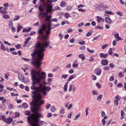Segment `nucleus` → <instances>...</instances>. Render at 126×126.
<instances>
[{
	"mask_svg": "<svg viewBox=\"0 0 126 126\" xmlns=\"http://www.w3.org/2000/svg\"><path fill=\"white\" fill-rule=\"evenodd\" d=\"M49 44V43L47 41L45 43L37 42L34 46L35 49L31 54L32 57L31 64L37 71H36L33 69L31 71V76L33 82L32 85L35 86L36 83H39L41 79H44L46 77L45 73L41 72L42 70L41 66L42 64L41 60H43L44 56V52L46 51L45 48Z\"/></svg>",
	"mask_w": 126,
	"mask_h": 126,
	"instance_id": "nucleus-1",
	"label": "nucleus"
},
{
	"mask_svg": "<svg viewBox=\"0 0 126 126\" xmlns=\"http://www.w3.org/2000/svg\"><path fill=\"white\" fill-rule=\"evenodd\" d=\"M39 106H34L31 109L33 113L29 116L27 118L29 123L31 126H39V118H42L43 116L37 112L39 110Z\"/></svg>",
	"mask_w": 126,
	"mask_h": 126,
	"instance_id": "nucleus-2",
	"label": "nucleus"
},
{
	"mask_svg": "<svg viewBox=\"0 0 126 126\" xmlns=\"http://www.w3.org/2000/svg\"><path fill=\"white\" fill-rule=\"evenodd\" d=\"M31 89L32 90H35L38 91V92L42 93L44 95H46L47 94V92H49L51 89L50 87L46 86L42 83H40L38 87L32 85L31 87Z\"/></svg>",
	"mask_w": 126,
	"mask_h": 126,
	"instance_id": "nucleus-3",
	"label": "nucleus"
},
{
	"mask_svg": "<svg viewBox=\"0 0 126 126\" xmlns=\"http://www.w3.org/2000/svg\"><path fill=\"white\" fill-rule=\"evenodd\" d=\"M46 13L47 14L49 13H52L55 11V10L52 9L53 6L52 5L47 3L46 4Z\"/></svg>",
	"mask_w": 126,
	"mask_h": 126,
	"instance_id": "nucleus-4",
	"label": "nucleus"
},
{
	"mask_svg": "<svg viewBox=\"0 0 126 126\" xmlns=\"http://www.w3.org/2000/svg\"><path fill=\"white\" fill-rule=\"evenodd\" d=\"M45 0H40L41 2L42 5H40L38 7V9L40 11H43L44 10L43 6H45L46 5V4L44 2Z\"/></svg>",
	"mask_w": 126,
	"mask_h": 126,
	"instance_id": "nucleus-5",
	"label": "nucleus"
},
{
	"mask_svg": "<svg viewBox=\"0 0 126 126\" xmlns=\"http://www.w3.org/2000/svg\"><path fill=\"white\" fill-rule=\"evenodd\" d=\"M33 99L34 100H32V102L31 103V105H32L33 104L34 106H39L38 104L39 101L36 98Z\"/></svg>",
	"mask_w": 126,
	"mask_h": 126,
	"instance_id": "nucleus-6",
	"label": "nucleus"
},
{
	"mask_svg": "<svg viewBox=\"0 0 126 126\" xmlns=\"http://www.w3.org/2000/svg\"><path fill=\"white\" fill-rule=\"evenodd\" d=\"M13 121V119L11 118V117H9L7 119L5 117L4 120H3L4 122L8 124H9L11 123Z\"/></svg>",
	"mask_w": 126,
	"mask_h": 126,
	"instance_id": "nucleus-7",
	"label": "nucleus"
},
{
	"mask_svg": "<svg viewBox=\"0 0 126 126\" xmlns=\"http://www.w3.org/2000/svg\"><path fill=\"white\" fill-rule=\"evenodd\" d=\"M76 90V89L74 85L70 84L69 86V88L68 89L69 92H71L72 90L73 92L75 91Z\"/></svg>",
	"mask_w": 126,
	"mask_h": 126,
	"instance_id": "nucleus-8",
	"label": "nucleus"
},
{
	"mask_svg": "<svg viewBox=\"0 0 126 126\" xmlns=\"http://www.w3.org/2000/svg\"><path fill=\"white\" fill-rule=\"evenodd\" d=\"M47 14L46 12L43 13L40 12L38 14V16L39 18H44L46 16Z\"/></svg>",
	"mask_w": 126,
	"mask_h": 126,
	"instance_id": "nucleus-9",
	"label": "nucleus"
},
{
	"mask_svg": "<svg viewBox=\"0 0 126 126\" xmlns=\"http://www.w3.org/2000/svg\"><path fill=\"white\" fill-rule=\"evenodd\" d=\"M54 27L53 28H50L47 27V30L46 31V36H48L49 35L51 30L54 28Z\"/></svg>",
	"mask_w": 126,
	"mask_h": 126,
	"instance_id": "nucleus-10",
	"label": "nucleus"
},
{
	"mask_svg": "<svg viewBox=\"0 0 126 126\" xmlns=\"http://www.w3.org/2000/svg\"><path fill=\"white\" fill-rule=\"evenodd\" d=\"M108 61L106 59H103L101 60V64L103 65H107L108 63Z\"/></svg>",
	"mask_w": 126,
	"mask_h": 126,
	"instance_id": "nucleus-11",
	"label": "nucleus"
},
{
	"mask_svg": "<svg viewBox=\"0 0 126 126\" xmlns=\"http://www.w3.org/2000/svg\"><path fill=\"white\" fill-rule=\"evenodd\" d=\"M95 73L98 75H100L101 73V70L98 68L96 69L94 71Z\"/></svg>",
	"mask_w": 126,
	"mask_h": 126,
	"instance_id": "nucleus-12",
	"label": "nucleus"
},
{
	"mask_svg": "<svg viewBox=\"0 0 126 126\" xmlns=\"http://www.w3.org/2000/svg\"><path fill=\"white\" fill-rule=\"evenodd\" d=\"M108 54H104L103 53H101L99 54V56L101 58H106L108 57Z\"/></svg>",
	"mask_w": 126,
	"mask_h": 126,
	"instance_id": "nucleus-13",
	"label": "nucleus"
},
{
	"mask_svg": "<svg viewBox=\"0 0 126 126\" xmlns=\"http://www.w3.org/2000/svg\"><path fill=\"white\" fill-rule=\"evenodd\" d=\"M105 21L109 24H110L111 22V20L109 17H106L105 18Z\"/></svg>",
	"mask_w": 126,
	"mask_h": 126,
	"instance_id": "nucleus-14",
	"label": "nucleus"
},
{
	"mask_svg": "<svg viewBox=\"0 0 126 126\" xmlns=\"http://www.w3.org/2000/svg\"><path fill=\"white\" fill-rule=\"evenodd\" d=\"M96 18H97V21L98 23L103 22L104 21V20L103 18L100 17L98 16H97Z\"/></svg>",
	"mask_w": 126,
	"mask_h": 126,
	"instance_id": "nucleus-15",
	"label": "nucleus"
},
{
	"mask_svg": "<svg viewBox=\"0 0 126 126\" xmlns=\"http://www.w3.org/2000/svg\"><path fill=\"white\" fill-rule=\"evenodd\" d=\"M76 77V75L75 74L71 75L69 77V79H68V81H70L73 79L75 78Z\"/></svg>",
	"mask_w": 126,
	"mask_h": 126,
	"instance_id": "nucleus-16",
	"label": "nucleus"
},
{
	"mask_svg": "<svg viewBox=\"0 0 126 126\" xmlns=\"http://www.w3.org/2000/svg\"><path fill=\"white\" fill-rule=\"evenodd\" d=\"M48 36L45 35L41 37L38 36V38L40 39L46 40L47 39Z\"/></svg>",
	"mask_w": 126,
	"mask_h": 126,
	"instance_id": "nucleus-17",
	"label": "nucleus"
},
{
	"mask_svg": "<svg viewBox=\"0 0 126 126\" xmlns=\"http://www.w3.org/2000/svg\"><path fill=\"white\" fill-rule=\"evenodd\" d=\"M38 91H33L32 92V93L33 94V95H32V97L33 98H36V95H37V92Z\"/></svg>",
	"mask_w": 126,
	"mask_h": 126,
	"instance_id": "nucleus-18",
	"label": "nucleus"
},
{
	"mask_svg": "<svg viewBox=\"0 0 126 126\" xmlns=\"http://www.w3.org/2000/svg\"><path fill=\"white\" fill-rule=\"evenodd\" d=\"M107 116H105L104 118L102 119L101 122L103 126H104L106 124L105 119H107Z\"/></svg>",
	"mask_w": 126,
	"mask_h": 126,
	"instance_id": "nucleus-19",
	"label": "nucleus"
},
{
	"mask_svg": "<svg viewBox=\"0 0 126 126\" xmlns=\"http://www.w3.org/2000/svg\"><path fill=\"white\" fill-rule=\"evenodd\" d=\"M67 5L66 3L63 1H62L60 4V6L62 7H64L66 6Z\"/></svg>",
	"mask_w": 126,
	"mask_h": 126,
	"instance_id": "nucleus-20",
	"label": "nucleus"
},
{
	"mask_svg": "<svg viewBox=\"0 0 126 126\" xmlns=\"http://www.w3.org/2000/svg\"><path fill=\"white\" fill-rule=\"evenodd\" d=\"M46 16V17L45 18V20L46 22L50 20L51 17V16L47 15Z\"/></svg>",
	"mask_w": 126,
	"mask_h": 126,
	"instance_id": "nucleus-21",
	"label": "nucleus"
},
{
	"mask_svg": "<svg viewBox=\"0 0 126 126\" xmlns=\"http://www.w3.org/2000/svg\"><path fill=\"white\" fill-rule=\"evenodd\" d=\"M2 8V7H0V13L3 14H7V12L6 11L3 10H2L1 9Z\"/></svg>",
	"mask_w": 126,
	"mask_h": 126,
	"instance_id": "nucleus-22",
	"label": "nucleus"
},
{
	"mask_svg": "<svg viewBox=\"0 0 126 126\" xmlns=\"http://www.w3.org/2000/svg\"><path fill=\"white\" fill-rule=\"evenodd\" d=\"M38 32L39 34L42 35L43 34L44 31L41 29V28H40L38 31Z\"/></svg>",
	"mask_w": 126,
	"mask_h": 126,
	"instance_id": "nucleus-23",
	"label": "nucleus"
},
{
	"mask_svg": "<svg viewBox=\"0 0 126 126\" xmlns=\"http://www.w3.org/2000/svg\"><path fill=\"white\" fill-rule=\"evenodd\" d=\"M41 96L40 94H38L36 95V99H37L39 100L41 99Z\"/></svg>",
	"mask_w": 126,
	"mask_h": 126,
	"instance_id": "nucleus-24",
	"label": "nucleus"
},
{
	"mask_svg": "<svg viewBox=\"0 0 126 126\" xmlns=\"http://www.w3.org/2000/svg\"><path fill=\"white\" fill-rule=\"evenodd\" d=\"M79 57L81 58L82 60H84L85 59V57L83 54H80L78 55Z\"/></svg>",
	"mask_w": 126,
	"mask_h": 126,
	"instance_id": "nucleus-25",
	"label": "nucleus"
},
{
	"mask_svg": "<svg viewBox=\"0 0 126 126\" xmlns=\"http://www.w3.org/2000/svg\"><path fill=\"white\" fill-rule=\"evenodd\" d=\"M13 26V23L10 21L9 22V27L10 29H11V28Z\"/></svg>",
	"mask_w": 126,
	"mask_h": 126,
	"instance_id": "nucleus-26",
	"label": "nucleus"
},
{
	"mask_svg": "<svg viewBox=\"0 0 126 126\" xmlns=\"http://www.w3.org/2000/svg\"><path fill=\"white\" fill-rule=\"evenodd\" d=\"M1 49L3 50V51H5L6 49L5 48V47L4 45H3L2 43H1Z\"/></svg>",
	"mask_w": 126,
	"mask_h": 126,
	"instance_id": "nucleus-27",
	"label": "nucleus"
},
{
	"mask_svg": "<svg viewBox=\"0 0 126 126\" xmlns=\"http://www.w3.org/2000/svg\"><path fill=\"white\" fill-rule=\"evenodd\" d=\"M4 88V86L2 84H0V93L3 91Z\"/></svg>",
	"mask_w": 126,
	"mask_h": 126,
	"instance_id": "nucleus-28",
	"label": "nucleus"
},
{
	"mask_svg": "<svg viewBox=\"0 0 126 126\" xmlns=\"http://www.w3.org/2000/svg\"><path fill=\"white\" fill-rule=\"evenodd\" d=\"M46 28L47 26L46 25L43 24L42 26L41 29L44 31L46 30Z\"/></svg>",
	"mask_w": 126,
	"mask_h": 126,
	"instance_id": "nucleus-29",
	"label": "nucleus"
},
{
	"mask_svg": "<svg viewBox=\"0 0 126 126\" xmlns=\"http://www.w3.org/2000/svg\"><path fill=\"white\" fill-rule=\"evenodd\" d=\"M22 28L23 27H22L19 25L17 27V32H19Z\"/></svg>",
	"mask_w": 126,
	"mask_h": 126,
	"instance_id": "nucleus-30",
	"label": "nucleus"
},
{
	"mask_svg": "<svg viewBox=\"0 0 126 126\" xmlns=\"http://www.w3.org/2000/svg\"><path fill=\"white\" fill-rule=\"evenodd\" d=\"M72 9V7L70 6H67L66 8V10L68 11H69L71 10Z\"/></svg>",
	"mask_w": 126,
	"mask_h": 126,
	"instance_id": "nucleus-31",
	"label": "nucleus"
},
{
	"mask_svg": "<svg viewBox=\"0 0 126 126\" xmlns=\"http://www.w3.org/2000/svg\"><path fill=\"white\" fill-rule=\"evenodd\" d=\"M112 53V48L110 47L108 52V54L109 55L111 54Z\"/></svg>",
	"mask_w": 126,
	"mask_h": 126,
	"instance_id": "nucleus-32",
	"label": "nucleus"
},
{
	"mask_svg": "<svg viewBox=\"0 0 126 126\" xmlns=\"http://www.w3.org/2000/svg\"><path fill=\"white\" fill-rule=\"evenodd\" d=\"M20 18L19 16H16L14 18V21L17 20Z\"/></svg>",
	"mask_w": 126,
	"mask_h": 126,
	"instance_id": "nucleus-33",
	"label": "nucleus"
},
{
	"mask_svg": "<svg viewBox=\"0 0 126 126\" xmlns=\"http://www.w3.org/2000/svg\"><path fill=\"white\" fill-rule=\"evenodd\" d=\"M68 77V76L67 74L62 75L61 76L62 78H63L64 79H66Z\"/></svg>",
	"mask_w": 126,
	"mask_h": 126,
	"instance_id": "nucleus-34",
	"label": "nucleus"
},
{
	"mask_svg": "<svg viewBox=\"0 0 126 126\" xmlns=\"http://www.w3.org/2000/svg\"><path fill=\"white\" fill-rule=\"evenodd\" d=\"M51 111L52 112H54L56 110V108L54 106H52L51 108Z\"/></svg>",
	"mask_w": 126,
	"mask_h": 126,
	"instance_id": "nucleus-35",
	"label": "nucleus"
},
{
	"mask_svg": "<svg viewBox=\"0 0 126 126\" xmlns=\"http://www.w3.org/2000/svg\"><path fill=\"white\" fill-rule=\"evenodd\" d=\"M48 21V25L47 26V27H50V28H52L51 27V21L50 20Z\"/></svg>",
	"mask_w": 126,
	"mask_h": 126,
	"instance_id": "nucleus-36",
	"label": "nucleus"
},
{
	"mask_svg": "<svg viewBox=\"0 0 126 126\" xmlns=\"http://www.w3.org/2000/svg\"><path fill=\"white\" fill-rule=\"evenodd\" d=\"M114 104L115 106H117L118 104V102L117 100H115L114 101Z\"/></svg>",
	"mask_w": 126,
	"mask_h": 126,
	"instance_id": "nucleus-37",
	"label": "nucleus"
},
{
	"mask_svg": "<svg viewBox=\"0 0 126 126\" xmlns=\"http://www.w3.org/2000/svg\"><path fill=\"white\" fill-rule=\"evenodd\" d=\"M87 50L88 52L91 53H94V51L93 50H90L88 48H87Z\"/></svg>",
	"mask_w": 126,
	"mask_h": 126,
	"instance_id": "nucleus-38",
	"label": "nucleus"
},
{
	"mask_svg": "<svg viewBox=\"0 0 126 126\" xmlns=\"http://www.w3.org/2000/svg\"><path fill=\"white\" fill-rule=\"evenodd\" d=\"M102 96H103L102 94L100 95L97 98V100L98 101H100L101 100V98H102Z\"/></svg>",
	"mask_w": 126,
	"mask_h": 126,
	"instance_id": "nucleus-39",
	"label": "nucleus"
},
{
	"mask_svg": "<svg viewBox=\"0 0 126 126\" xmlns=\"http://www.w3.org/2000/svg\"><path fill=\"white\" fill-rule=\"evenodd\" d=\"M31 39V37H29L28 38L26 39L25 41L24 42V43L25 44H26L27 43V42L29 41Z\"/></svg>",
	"mask_w": 126,
	"mask_h": 126,
	"instance_id": "nucleus-40",
	"label": "nucleus"
},
{
	"mask_svg": "<svg viewBox=\"0 0 126 126\" xmlns=\"http://www.w3.org/2000/svg\"><path fill=\"white\" fill-rule=\"evenodd\" d=\"M31 30V28H29L27 29H24L23 31V32H29Z\"/></svg>",
	"mask_w": 126,
	"mask_h": 126,
	"instance_id": "nucleus-41",
	"label": "nucleus"
},
{
	"mask_svg": "<svg viewBox=\"0 0 126 126\" xmlns=\"http://www.w3.org/2000/svg\"><path fill=\"white\" fill-rule=\"evenodd\" d=\"M65 16L66 17V18H67L68 17H70V14L68 13H66L65 14Z\"/></svg>",
	"mask_w": 126,
	"mask_h": 126,
	"instance_id": "nucleus-42",
	"label": "nucleus"
},
{
	"mask_svg": "<svg viewBox=\"0 0 126 126\" xmlns=\"http://www.w3.org/2000/svg\"><path fill=\"white\" fill-rule=\"evenodd\" d=\"M22 107L24 108H26L27 107V104L26 103H23L22 104Z\"/></svg>",
	"mask_w": 126,
	"mask_h": 126,
	"instance_id": "nucleus-43",
	"label": "nucleus"
},
{
	"mask_svg": "<svg viewBox=\"0 0 126 126\" xmlns=\"http://www.w3.org/2000/svg\"><path fill=\"white\" fill-rule=\"evenodd\" d=\"M92 34V32L91 31H90L87 33L86 34V36L87 37H89Z\"/></svg>",
	"mask_w": 126,
	"mask_h": 126,
	"instance_id": "nucleus-44",
	"label": "nucleus"
},
{
	"mask_svg": "<svg viewBox=\"0 0 126 126\" xmlns=\"http://www.w3.org/2000/svg\"><path fill=\"white\" fill-rule=\"evenodd\" d=\"M3 17L5 19H8L10 18L9 16L7 15H5L3 16Z\"/></svg>",
	"mask_w": 126,
	"mask_h": 126,
	"instance_id": "nucleus-45",
	"label": "nucleus"
},
{
	"mask_svg": "<svg viewBox=\"0 0 126 126\" xmlns=\"http://www.w3.org/2000/svg\"><path fill=\"white\" fill-rule=\"evenodd\" d=\"M105 12L106 14L109 15H111L114 14L113 13H112V12L108 11H106Z\"/></svg>",
	"mask_w": 126,
	"mask_h": 126,
	"instance_id": "nucleus-46",
	"label": "nucleus"
},
{
	"mask_svg": "<svg viewBox=\"0 0 126 126\" xmlns=\"http://www.w3.org/2000/svg\"><path fill=\"white\" fill-rule=\"evenodd\" d=\"M8 108H10V109H14V105L11 103H10L9 104Z\"/></svg>",
	"mask_w": 126,
	"mask_h": 126,
	"instance_id": "nucleus-47",
	"label": "nucleus"
},
{
	"mask_svg": "<svg viewBox=\"0 0 126 126\" xmlns=\"http://www.w3.org/2000/svg\"><path fill=\"white\" fill-rule=\"evenodd\" d=\"M110 68L108 66H106L103 68V69L105 71L108 70Z\"/></svg>",
	"mask_w": 126,
	"mask_h": 126,
	"instance_id": "nucleus-48",
	"label": "nucleus"
},
{
	"mask_svg": "<svg viewBox=\"0 0 126 126\" xmlns=\"http://www.w3.org/2000/svg\"><path fill=\"white\" fill-rule=\"evenodd\" d=\"M5 117L4 115H0V120H2L3 121Z\"/></svg>",
	"mask_w": 126,
	"mask_h": 126,
	"instance_id": "nucleus-49",
	"label": "nucleus"
},
{
	"mask_svg": "<svg viewBox=\"0 0 126 126\" xmlns=\"http://www.w3.org/2000/svg\"><path fill=\"white\" fill-rule=\"evenodd\" d=\"M15 47L17 49H19L21 48V46L19 44H17L15 46Z\"/></svg>",
	"mask_w": 126,
	"mask_h": 126,
	"instance_id": "nucleus-50",
	"label": "nucleus"
},
{
	"mask_svg": "<svg viewBox=\"0 0 126 126\" xmlns=\"http://www.w3.org/2000/svg\"><path fill=\"white\" fill-rule=\"evenodd\" d=\"M50 106V104H47L45 106L46 109H49Z\"/></svg>",
	"mask_w": 126,
	"mask_h": 126,
	"instance_id": "nucleus-51",
	"label": "nucleus"
},
{
	"mask_svg": "<svg viewBox=\"0 0 126 126\" xmlns=\"http://www.w3.org/2000/svg\"><path fill=\"white\" fill-rule=\"evenodd\" d=\"M11 95L12 96H18V94H15V93H11Z\"/></svg>",
	"mask_w": 126,
	"mask_h": 126,
	"instance_id": "nucleus-52",
	"label": "nucleus"
},
{
	"mask_svg": "<svg viewBox=\"0 0 126 126\" xmlns=\"http://www.w3.org/2000/svg\"><path fill=\"white\" fill-rule=\"evenodd\" d=\"M85 46H83L82 47H81L79 48V49L80 50H84L85 49Z\"/></svg>",
	"mask_w": 126,
	"mask_h": 126,
	"instance_id": "nucleus-53",
	"label": "nucleus"
},
{
	"mask_svg": "<svg viewBox=\"0 0 126 126\" xmlns=\"http://www.w3.org/2000/svg\"><path fill=\"white\" fill-rule=\"evenodd\" d=\"M78 11L79 12H84L85 11V10L84 9H80V8H78Z\"/></svg>",
	"mask_w": 126,
	"mask_h": 126,
	"instance_id": "nucleus-54",
	"label": "nucleus"
},
{
	"mask_svg": "<svg viewBox=\"0 0 126 126\" xmlns=\"http://www.w3.org/2000/svg\"><path fill=\"white\" fill-rule=\"evenodd\" d=\"M60 113L63 114H64V110L63 109H62L60 111Z\"/></svg>",
	"mask_w": 126,
	"mask_h": 126,
	"instance_id": "nucleus-55",
	"label": "nucleus"
},
{
	"mask_svg": "<svg viewBox=\"0 0 126 126\" xmlns=\"http://www.w3.org/2000/svg\"><path fill=\"white\" fill-rule=\"evenodd\" d=\"M96 85L99 88H101V85L98 82L96 83Z\"/></svg>",
	"mask_w": 126,
	"mask_h": 126,
	"instance_id": "nucleus-56",
	"label": "nucleus"
},
{
	"mask_svg": "<svg viewBox=\"0 0 126 126\" xmlns=\"http://www.w3.org/2000/svg\"><path fill=\"white\" fill-rule=\"evenodd\" d=\"M114 79V77L112 76H111L109 78V81H112Z\"/></svg>",
	"mask_w": 126,
	"mask_h": 126,
	"instance_id": "nucleus-57",
	"label": "nucleus"
},
{
	"mask_svg": "<svg viewBox=\"0 0 126 126\" xmlns=\"http://www.w3.org/2000/svg\"><path fill=\"white\" fill-rule=\"evenodd\" d=\"M80 116V114H78L74 118V120H77L78 118H79Z\"/></svg>",
	"mask_w": 126,
	"mask_h": 126,
	"instance_id": "nucleus-58",
	"label": "nucleus"
},
{
	"mask_svg": "<svg viewBox=\"0 0 126 126\" xmlns=\"http://www.w3.org/2000/svg\"><path fill=\"white\" fill-rule=\"evenodd\" d=\"M84 25V24L83 23V22H81L80 23H79L78 25V26L79 27H80L81 26H82L83 25Z\"/></svg>",
	"mask_w": 126,
	"mask_h": 126,
	"instance_id": "nucleus-59",
	"label": "nucleus"
},
{
	"mask_svg": "<svg viewBox=\"0 0 126 126\" xmlns=\"http://www.w3.org/2000/svg\"><path fill=\"white\" fill-rule=\"evenodd\" d=\"M115 99L117 100L118 101H120V97L118 95L116 96L115 97Z\"/></svg>",
	"mask_w": 126,
	"mask_h": 126,
	"instance_id": "nucleus-60",
	"label": "nucleus"
},
{
	"mask_svg": "<svg viewBox=\"0 0 126 126\" xmlns=\"http://www.w3.org/2000/svg\"><path fill=\"white\" fill-rule=\"evenodd\" d=\"M67 86H66V85H64V87H63V89L64 91L65 92H66L67 90Z\"/></svg>",
	"mask_w": 126,
	"mask_h": 126,
	"instance_id": "nucleus-61",
	"label": "nucleus"
},
{
	"mask_svg": "<svg viewBox=\"0 0 126 126\" xmlns=\"http://www.w3.org/2000/svg\"><path fill=\"white\" fill-rule=\"evenodd\" d=\"M78 66V64L77 63H74L72 65V67H76Z\"/></svg>",
	"mask_w": 126,
	"mask_h": 126,
	"instance_id": "nucleus-62",
	"label": "nucleus"
},
{
	"mask_svg": "<svg viewBox=\"0 0 126 126\" xmlns=\"http://www.w3.org/2000/svg\"><path fill=\"white\" fill-rule=\"evenodd\" d=\"M25 114L26 115H29L30 114V113L28 111H25Z\"/></svg>",
	"mask_w": 126,
	"mask_h": 126,
	"instance_id": "nucleus-63",
	"label": "nucleus"
},
{
	"mask_svg": "<svg viewBox=\"0 0 126 126\" xmlns=\"http://www.w3.org/2000/svg\"><path fill=\"white\" fill-rule=\"evenodd\" d=\"M123 76V75L122 74V72H121L118 75V76L120 78H121Z\"/></svg>",
	"mask_w": 126,
	"mask_h": 126,
	"instance_id": "nucleus-64",
	"label": "nucleus"
}]
</instances>
